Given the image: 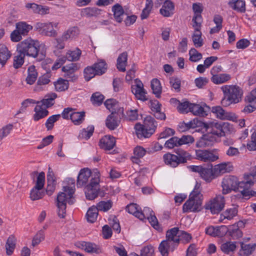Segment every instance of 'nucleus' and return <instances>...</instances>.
I'll return each mask as SVG.
<instances>
[{
    "mask_svg": "<svg viewBox=\"0 0 256 256\" xmlns=\"http://www.w3.org/2000/svg\"><path fill=\"white\" fill-rule=\"evenodd\" d=\"M90 178V182L85 188V194L86 198L89 200H93L98 194H100V186L99 174H92V172L88 168L82 169L78 175L77 180V186H82L85 185Z\"/></svg>",
    "mask_w": 256,
    "mask_h": 256,
    "instance_id": "f257e3e1",
    "label": "nucleus"
},
{
    "mask_svg": "<svg viewBox=\"0 0 256 256\" xmlns=\"http://www.w3.org/2000/svg\"><path fill=\"white\" fill-rule=\"evenodd\" d=\"M41 45L38 40L31 38H26L17 45V52H20L25 56H28L36 58L38 61H41L46 57V52L42 50L39 52Z\"/></svg>",
    "mask_w": 256,
    "mask_h": 256,
    "instance_id": "f03ea898",
    "label": "nucleus"
},
{
    "mask_svg": "<svg viewBox=\"0 0 256 256\" xmlns=\"http://www.w3.org/2000/svg\"><path fill=\"white\" fill-rule=\"evenodd\" d=\"M249 186L248 182H239L236 176H226L223 178L222 182V193L223 194H226L230 193L232 190L238 191L242 198H246L248 195L246 190Z\"/></svg>",
    "mask_w": 256,
    "mask_h": 256,
    "instance_id": "7ed1b4c3",
    "label": "nucleus"
},
{
    "mask_svg": "<svg viewBox=\"0 0 256 256\" xmlns=\"http://www.w3.org/2000/svg\"><path fill=\"white\" fill-rule=\"evenodd\" d=\"M221 89L224 93V98L222 100V104L228 106L232 104H237L242 100L243 94L242 90L237 86H224Z\"/></svg>",
    "mask_w": 256,
    "mask_h": 256,
    "instance_id": "20e7f679",
    "label": "nucleus"
},
{
    "mask_svg": "<svg viewBox=\"0 0 256 256\" xmlns=\"http://www.w3.org/2000/svg\"><path fill=\"white\" fill-rule=\"evenodd\" d=\"M202 195L200 193L199 186H196L190 193L189 198L184 204L182 210L184 212H198L200 210L202 204Z\"/></svg>",
    "mask_w": 256,
    "mask_h": 256,
    "instance_id": "39448f33",
    "label": "nucleus"
},
{
    "mask_svg": "<svg viewBox=\"0 0 256 256\" xmlns=\"http://www.w3.org/2000/svg\"><path fill=\"white\" fill-rule=\"evenodd\" d=\"M177 230L171 228L168 230L166 234V240L162 241L160 244L158 250L162 256H168L169 252H173L178 246V239L176 236Z\"/></svg>",
    "mask_w": 256,
    "mask_h": 256,
    "instance_id": "423d86ee",
    "label": "nucleus"
},
{
    "mask_svg": "<svg viewBox=\"0 0 256 256\" xmlns=\"http://www.w3.org/2000/svg\"><path fill=\"white\" fill-rule=\"evenodd\" d=\"M225 205L224 197L220 194L210 200L206 205V208L210 210L212 214H218Z\"/></svg>",
    "mask_w": 256,
    "mask_h": 256,
    "instance_id": "0eeeda50",
    "label": "nucleus"
},
{
    "mask_svg": "<svg viewBox=\"0 0 256 256\" xmlns=\"http://www.w3.org/2000/svg\"><path fill=\"white\" fill-rule=\"evenodd\" d=\"M131 90L138 100L142 101L148 100L146 96V92L144 88L143 84L139 79L134 80V84L131 86Z\"/></svg>",
    "mask_w": 256,
    "mask_h": 256,
    "instance_id": "6e6552de",
    "label": "nucleus"
},
{
    "mask_svg": "<svg viewBox=\"0 0 256 256\" xmlns=\"http://www.w3.org/2000/svg\"><path fill=\"white\" fill-rule=\"evenodd\" d=\"M35 28L42 34L46 36L54 37L57 35L56 32L54 29L52 22H37L35 25Z\"/></svg>",
    "mask_w": 256,
    "mask_h": 256,
    "instance_id": "1a4fd4ad",
    "label": "nucleus"
},
{
    "mask_svg": "<svg viewBox=\"0 0 256 256\" xmlns=\"http://www.w3.org/2000/svg\"><path fill=\"white\" fill-rule=\"evenodd\" d=\"M203 124L206 132L212 134L217 137H220L225 134V132L220 124L211 122L210 123H203Z\"/></svg>",
    "mask_w": 256,
    "mask_h": 256,
    "instance_id": "9d476101",
    "label": "nucleus"
},
{
    "mask_svg": "<svg viewBox=\"0 0 256 256\" xmlns=\"http://www.w3.org/2000/svg\"><path fill=\"white\" fill-rule=\"evenodd\" d=\"M75 245L88 253L99 254L102 252L101 247L94 243L83 241L78 242Z\"/></svg>",
    "mask_w": 256,
    "mask_h": 256,
    "instance_id": "9b49d317",
    "label": "nucleus"
},
{
    "mask_svg": "<svg viewBox=\"0 0 256 256\" xmlns=\"http://www.w3.org/2000/svg\"><path fill=\"white\" fill-rule=\"evenodd\" d=\"M68 198V192H62L57 196L58 214L60 218H64L66 216V204Z\"/></svg>",
    "mask_w": 256,
    "mask_h": 256,
    "instance_id": "f8f14e48",
    "label": "nucleus"
},
{
    "mask_svg": "<svg viewBox=\"0 0 256 256\" xmlns=\"http://www.w3.org/2000/svg\"><path fill=\"white\" fill-rule=\"evenodd\" d=\"M217 136L208 132L203 134L196 143L198 148H204L212 146L216 140Z\"/></svg>",
    "mask_w": 256,
    "mask_h": 256,
    "instance_id": "ddd939ff",
    "label": "nucleus"
},
{
    "mask_svg": "<svg viewBox=\"0 0 256 256\" xmlns=\"http://www.w3.org/2000/svg\"><path fill=\"white\" fill-rule=\"evenodd\" d=\"M195 152L196 158L204 162H214L218 158V156L208 150H196Z\"/></svg>",
    "mask_w": 256,
    "mask_h": 256,
    "instance_id": "4468645a",
    "label": "nucleus"
},
{
    "mask_svg": "<svg viewBox=\"0 0 256 256\" xmlns=\"http://www.w3.org/2000/svg\"><path fill=\"white\" fill-rule=\"evenodd\" d=\"M212 112L216 114L217 118L221 120H235L237 118V116L234 114L225 112L220 106L212 107Z\"/></svg>",
    "mask_w": 256,
    "mask_h": 256,
    "instance_id": "2eb2a0df",
    "label": "nucleus"
},
{
    "mask_svg": "<svg viewBox=\"0 0 256 256\" xmlns=\"http://www.w3.org/2000/svg\"><path fill=\"white\" fill-rule=\"evenodd\" d=\"M228 228L226 226H210L206 230V234L212 236L222 237L227 234Z\"/></svg>",
    "mask_w": 256,
    "mask_h": 256,
    "instance_id": "dca6fc26",
    "label": "nucleus"
},
{
    "mask_svg": "<svg viewBox=\"0 0 256 256\" xmlns=\"http://www.w3.org/2000/svg\"><path fill=\"white\" fill-rule=\"evenodd\" d=\"M136 132L139 138L150 137L155 132L154 129L146 128L140 124H136L134 126Z\"/></svg>",
    "mask_w": 256,
    "mask_h": 256,
    "instance_id": "f3484780",
    "label": "nucleus"
},
{
    "mask_svg": "<svg viewBox=\"0 0 256 256\" xmlns=\"http://www.w3.org/2000/svg\"><path fill=\"white\" fill-rule=\"evenodd\" d=\"M194 30L192 36V42L196 48H200L203 45V40L202 38L200 28L202 24H192Z\"/></svg>",
    "mask_w": 256,
    "mask_h": 256,
    "instance_id": "a211bd4d",
    "label": "nucleus"
},
{
    "mask_svg": "<svg viewBox=\"0 0 256 256\" xmlns=\"http://www.w3.org/2000/svg\"><path fill=\"white\" fill-rule=\"evenodd\" d=\"M244 224L242 221H239L236 224L232 225L228 228V235L234 240H236L242 236V232L240 228L242 227Z\"/></svg>",
    "mask_w": 256,
    "mask_h": 256,
    "instance_id": "6ab92c4d",
    "label": "nucleus"
},
{
    "mask_svg": "<svg viewBox=\"0 0 256 256\" xmlns=\"http://www.w3.org/2000/svg\"><path fill=\"white\" fill-rule=\"evenodd\" d=\"M56 180L54 174L51 168H49L47 174V186L46 188V193L48 196H51L56 189Z\"/></svg>",
    "mask_w": 256,
    "mask_h": 256,
    "instance_id": "aec40b11",
    "label": "nucleus"
},
{
    "mask_svg": "<svg viewBox=\"0 0 256 256\" xmlns=\"http://www.w3.org/2000/svg\"><path fill=\"white\" fill-rule=\"evenodd\" d=\"M144 212L146 216V218L144 219L147 218L154 228L158 231H162V228L159 225L158 220L154 215V212L149 208H144Z\"/></svg>",
    "mask_w": 256,
    "mask_h": 256,
    "instance_id": "412c9836",
    "label": "nucleus"
},
{
    "mask_svg": "<svg viewBox=\"0 0 256 256\" xmlns=\"http://www.w3.org/2000/svg\"><path fill=\"white\" fill-rule=\"evenodd\" d=\"M78 70L76 64L71 63L67 64L62 68V70L65 72L64 76L72 81L75 80L77 77L74 74V72Z\"/></svg>",
    "mask_w": 256,
    "mask_h": 256,
    "instance_id": "4be33fe9",
    "label": "nucleus"
},
{
    "mask_svg": "<svg viewBox=\"0 0 256 256\" xmlns=\"http://www.w3.org/2000/svg\"><path fill=\"white\" fill-rule=\"evenodd\" d=\"M120 122V120L118 117V114L116 112H112L107 117L106 124L108 129L114 130L118 126Z\"/></svg>",
    "mask_w": 256,
    "mask_h": 256,
    "instance_id": "5701e85b",
    "label": "nucleus"
},
{
    "mask_svg": "<svg viewBox=\"0 0 256 256\" xmlns=\"http://www.w3.org/2000/svg\"><path fill=\"white\" fill-rule=\"evenodd\" d=\"M192 10L194 16L192 19V24H202V18L201 14L203 10V6L200 4H194Z\"/></svg>",
    "mask_w": 256,
    "mask_h": 256,
    "instance_id": "b1692460",
    "label": "nucleus"
},
{
    "mask_svg": "<svg viewBox=\"0 0 256 256\" xmlns=\"http://www.w3.org/2000/svg\"><path fill=\"white\" fill-rule=\"evenodd\" d=\"M116 144V140L114 137L110 136H106L100 139V146L105 150H110L114 148Z\"/></svg>",
    "mask_w": 256,
    "mask_h": 256,
    "instance_id": "393cba45",
    "label": "nucleus"
},
{
    "mask_svg": "<svg viewBox=\"0 0 256 256\" xmlns=\"http://www.w3.org/2000/svg\"><path fill=\"white\" fill-rule=\"evenodd\" d=\"M200 176L207 182H211L216 176L212 165L208 166V168L202 167V170H201Z\"/></svg>",
    "mask_w": 256,
    "mask_h": 256,
    "instance_id": "a878e982",
    "label": "nucleus"
},
{
    "mask_svg": "<svg viewBox=\"0 0 256 256\" xmlns=\"http://www.w3.org/2000/svg\"><path fill=\"white\" fill-rule=\"evenodd\" d=\"M57 94L52 92L46 95L44 98L40 101L36 102L37 104H40L44 108H50L54 104V100L56 98Z\"/></svg>",
    "mask_w": 256,
    "mask_h": 256,
    "instance_id": "bb28decb",
    "label": "nucleus"
},
{
    "mask_svg": "<svg viewBox=\"0 0 256 256\" xmlns=\"http://www.w3.org/2000/svg\"><path fill=\"white\" fill-rule=\"evenodd\" d=\"M174 6L170 0H166L160 10V13L165 17L170 16L174 14Z\"/></svg>",
    "mask_w": 256,
    "mask_h": 256,
    "instance_id": "cd10ccee",
    "label": "nucleus"
},
{
    "mask_svg": "<svg viewBox=\"0 0 256 256\" xmlns=\"http://www.w3.org/2000/svg\"><path fill=\"white\" fill-rule=\"evenodd\" d=\"M126 210L140 220H144L146 218L144 210L143 212L139 211L138 206L136 204H130L128 205L126 207Z\"/></svg>",
    "mask_w": 256,
    "mask_h": 256,
    "instance_id": "c85d7f7f",
    "label": "nucleus"
},
{
    "mask_svg": "<svg viewBox=\"0 0 256 256\" xmlns=\"http://www.w3.org/2000/svg\"><path fill=\"white\" fill-rule=\"evenodd\" d=\"M228 4L232 10L240 12H246V4L243 0H230Z\"/></svg>",
    "mask_w": 256,
    "mask_h": 256,
    "instance_id": "c756f323",
    "label": "nucleus"
},
{
    "mask_svg": "<svg viewBox=\"0 0 256 256\" xmlns=\"http://www.w3.org/2000/svg\"><path fill=\"white\" fill-rule=\"evenodd\" d=\"M163 158L166 164L173 168H176L180 164L178 158L174 154H166L164 155Z\"/></svg>",
    "mask_w": 256,
    "mask_h": 256,
    "instance_id": "7c9ffc66",
    "label": "nucleus"
},
{
    "mask_svg": "<svg viewBox=\"0 0 256 256\" xmlns=\"http://www.w3.org/2000/svg\"><path fill=\"white\" fill-rule=\"evenodd\" d=\"M128 53L125 52L120 54L117 58L116 67L119 71H126V66L127 64Z\"/></svg>",
    "mask_w": 256,
    "mask_h": 256,
    "instance_id": "2f4dec72",
    "label": "nucleus"
},
{
    "mask_svg": "<svg viewBox=\"0 0 256 256\" xmlns=\"http://www.w3.org/2000/svg\"><path fill=\"white\" fill-rule=\"evenodd\" d=\"M38 76L36 67L33 65L29 66L28 70V76L26 80L27 84L30 85L36 82Z\"/></svg>",
    "mask_w": 256,
    "mask_h": 256,
    "instance_id": "473e14b6",
    "label": "nucleus"
},
{
    "mask_svg": "<svg viewBox=\"0 0 256 256\" xmlns=\"http://www.w3.org/2000/svg\"><path fill=\"white\" fill-rule=\"evenodd\" d=\"M11 54L7 47L4 44H0V64L4 66L10 58Z\"/></svg>",
    "mask_w": 256,
    "mask_h": 256,
    "instance_id": "72a5a7b5",
    "label": "nucleus"
},
{
    "mask_svg": "<svg viewBox=\"0 0 256 256\" xmlns=\"http://www.w3.org/2000/svg\"><path fill=\"white\" fill-rule=\"evenodd\" d=\"M230 79V75L228 74H218L212 76L211 78L212 82L216 84L224 83Z\"/></svg>",
    "mask_w": 256,
    "mask_h": 256,
    "instance_id": "f704fd0d",
    "label": "nucleus"
},
{
    "mask_svg": "<svg viewBox=\"0 0 256 256\" xmlns=\"http://www.w3.org/2000/svg\"><path fill=\"white\" fill-rule=\"evenodd\" d=\"M35 114L34 115V120L38 121L39 120L46 116L48 114V110L42 107L40 104H37L34 108Z\"/></svg>",
    "mask_w": 256,
    "mask_h": 256,
    "instance_id": "c9c22d12",
    "label": "nucleus"
},
{
    "mask_svg": "<svg viewBox=\"0 0 256 256\" xmlns=\"http://www.w3.org/2000/svg\"><path fill=\"white\" fill-rule=\"evenodd\" d=\"M92 66L96 69L98 76H101L104 74L108 68V65L104 60H98V62Z\"/></svg>",
    "mask_w": 256,
    "mask_h": 256,
    "instance_id": "e433bc0d",
    "label": "nucleus"
},
{
    "mask_svg": "<svg viewBox=\"0 0 256 256\" xmlns=\"http://www.w3.org/2000/svg\"><path fill=\"white\" fill-rule=\"evenodd\" d=\"M16 238L13 235L8 238L6 244V253L8 255L10 256L13 253L16 248Z\"/></svg>",
    "mask_w": 256,
    "mask_h": 256,
    "instance_id": "4c0bfd02",
    "label": "nucleus"
},
{
    "mask_svg": "<svg viewBox=\"0 0 256 256\" xmlns=\"http://www.w3.org/2000/svg\"><path fill=\"white\" fill-rule=\"evenodd\" d=\"M85 112H73L70 114V118L75 125H80L84 120Z\"/></svg>",
    "mask_w": 256,
    "mask_h": 256,
    "instance_id": "58836bf2",
    "label": "nucleus"
},
{
    "mask_svg": "<svg viewBox=\"0 0 256 256\" xmlns=\"http://www.w3.org/2000/svg\"><path fill=\"white\" fill-rule=\"evenodd\" d=\"M150 86L153 94H155L156 98H160L162 91L160 81L157 78L152 79L151 81Z\"/></svg>",
    "mask_w": 256,
    "mask_h": 256,
    "instance_id": "ea45409f",
    "label": "nucleus"
},
{
    "mask_svg": "<svg viewBox=\"0 0 256 256\" xmlns=\"http://www.w3.org/2000/svg\"><path fill=\"white\" fill-rule=\"evenodd\" d=\"M112 10L114 12L115 20L116 22H121L123 19L122 16L124 14V10L120 4H117L112 6Z\"/></svg>",
    "mask_w": 256,
    "mask_h": 256,
    "instance_id": "a19ab883",
    "label": "nucleus"
},
{
    "mask_svg": "<svg viewBox=\"0 0 256 256\" xmlns=\"http://www.w3.org/2000/svg\"><path fill=\"white\" fill-rule=\"evenodd\" d=\"M98 210L95 206H92L89 208L86 217L88 222L94 223L97 219Z\"/></svg>",
    "mask_w": 256,
    "mask_h": 256,
    "instance_id": "79ce46f5",
    "label": "nucleus"
},
{
    "mask_svg": "<svg viewBox=\"0 0 256 256\" xmlns=\"http://www.w3.org/2000/svg\"><path fill=\"white\" fill-rule=\"evenodd\" d=\"M173 228L177 230L176 233V236H174V238H175V237H177L176 238L178 239V245L179 244L180 240H184L186 242H188L192 238V236L190 234L184 231L180 230L178 228Z\"/></svg>",
    "mask_w": 256,
    "mask_h": 256,
    "instance_id": "37998d69",
    "label": "nucleus"
},
{
    "mask_svg": "<svg viewBox=\"0 0 256 256\" xmlns=\"http://www.w3.org/2000/svg\"><path fill=\"white\" fill-rule=\"evenodd\" d=\"M190 106V112L194 114L202 116L207 115L206 110L202 106L195 104H192Z\"/></svg>",
    "mask_w": 256,
    "mask_h": 256,
    "instance_id": "c03bdc74",
    "label": "nucleus"
},
{
    "mask_svg": "<svg viewBox=\"0 0 256 256\" xmlns=\"http://www.w3.org/2000/svg\"><path fill=\"white\" fill-rule=\"evenodd\" d=\"M32 28V26L26 22H21L16 24V29L24 36L26 35Z\"/></svg>",
    "mask_w": 256,
    "mask_h": 256,
    "instance_id": "a18cd8bd",
    "label": "nucleus"
},
{
    "mask_svg": "<svg viewBox=\"0 0 256 256\" xmlns=\"http://www.w3.org/2000/svg\"><path fill=\"white\" fill-rule=\"evenodd\" d=\"M82 52L78 48H76L75 50H69L66 53L67 60L70 62L77 61L80 59L81 55Z\"/></svg>",
    "mask_w": 256,
    "mask_h": 256,
    "instance_id": "49530a36",
    "label": "nucleus"
},
{
    "mask_svg": "<svg viewBox=\"0 0 256 256\" xmlns=\"http://www.w3.org/2000/svg\"><path fill=\"white\" fill-rule=\"evenodd\" d=\"M176 154L180 164L186 163L188 160L192 159V156L184 150H178Z\"/></svg>",
    "mask_w": 256,
    "mask_h": 256,
    "instance_id": "de8ad7c7",
    "label": "nucleus"
},
{
    "mask_svg": "<svg viewBox=\"0 0 256 256\" xmlns=\"http://www.w3.org/2000/svg\"><path fill=\"white\" fill-rule=\"evenodd\" d=\"M55 89L58 92H62L68 90V80L60 78L54 82Z\"/></svg>",
    "mask_w": 256,
    "mask_h": 256,
    "instance_id": "09e8293b",
    "label": "nucleus"
},
{
    "mask_svg": "<svg viewBox=\"0 0 256 256\" xmlns=\"http://www.w3.org/2000/svg\"><path fill=\"white\" fill-rule=\"evenodd\" d=\"M84 78L86 80L88 81L96 76H98L96 69L92 65L86 66L84 70Z\"/></svg>",
    "mask_w": 256,
    "mask_h": 256,
    "instance_id": "8fccbe9b",
    "label": "nucleus"
},
{
    "mask_svg": "<svg viewBox=\"0 0 256 256\" xmlns=\"http://www.w3.org/2000/svg\"><path fill=\"white\" fill-rule=\"evenodd\" d=\"M42 190L41 188L34 186L30 193V199L32 200H36L42 198L44 196V193L40 191Z\"/></svg>",
    "mask_w": 256,
    "mask_h": 256,
    "instance_id": "3c124183",
    "label": "nucleus"
},
{
    "mask_svg": "<svg viewBox=\"0 0 256 256\" xmlns=\"http://www.w3.org/2000/svg\"><path fill=\"white\" fill-rule=\"evenodd\" d=\"M144 126L146 128H148L150 129H154V132L157 127V122L150 116H146L144 121Z\"/></svg>",
    "mask_w": 256,
    "mask_h": 256,
    "instance_id": "603ef678",
    "label": "nucleus"
},
{
    "mask_svg": "<svg viewBox=\"0 0 256 256\" xmlns=\"http://www.w3.org/2000/svg\"><path fill=\"white\" fill-rule=\"evenodd\" d=\"M25 56L24 54L18 52V54L14 57L13 66L15 68L18 69L23 65Z\"/></svg>",
    "mask_w": 256,
    "mask_h": 256,
    "instance_id": "864d4df0",
    "label": "nucleus"
},
{
    "mask_svg": "<svg viewBox=\"0 0 256 256\" xmlns=\"http://www.w3.org/2000/svg\"><path fill=\"white\" fill-rule=\"evenodd\" d=\"M104 98L100 92H96L92 94L90 100L93 104L98 106L102 103Z\"/></svg>",
    "mask_w": 256,
    "mask_h": 256,
    "instance_id": "5fc2aeb1",
    "label": "nucleus"
},
{
    "mask_svg": "<svg viewBox=\"0 0 256 256\" xmlns=\"http://www.w3.org/2000/svg\"><path fill=\"white\" fill-rule=\"evenodd\" d=\"M220 248L224 252L228 254L236 250V242H225L221 245Z\"/></svg>",
    "mask_w": 256,
    "mask_h": 256,
    "instance_id": "6e6d98bb",
    "label": "nucleus"
},
{
    "mask_svg": "<svg viewBox=\"0 0 256 256\" xmlns=\"http://www.w3.org/2000/svg\"><path fill=\"white\" fill-rule=\"evenodd\" d=\"M237 213L238 210L236 207L228 208L222 212L223 218L231 220L237 214Z\"/></svg>",
    "mask_w": 256,
    "mask_h": 256,
    "instance_id": "4d7b16f0",
    "label": "nucleus"
},
{
    "mask_svg": "<svg viewBox=\"0 0 256 256\" xmlns=\"http://www.w3.org/2000/svg\"><path fill=\"white\" fill-rule=\"evenodd\" d=\"M112 202L111 200L101 201L98 204L96 207L98 211L106 212L112 207Z\"/></svg>",
    "mask_w": 256,
    "mask_h": 256,
    "instance_id": "13d9d810",
    "label": "nucleus"
},
{
    "mask_svg": "<svg viewBox=\"0 0 256 256\" xmlns=\"http://www.w3.org/2000/svg\"><path fill=\"white\" fill-rule=\"evenodd\" d=\"M240 246L244 252V254L246 256L250 254L255 250V244H244V242H241Z\"/></svg>",
    "mask_w": 256,
    "mask_h": 256,
    "instance_id": "bf43d9fd",
    "label": "nucleus"
},
{
    "mask_svg": "<svg viewBox=\"0 0 256 256\" xmlns=\"http://www.w3.org/2000/svg\"><path fill=\"white\" fill-rule=\"evenodd\" d=\"M190 60L192 62H196L202 58V54L198 52V51L194 48H191L189 52Z\"/></svg>",
    "mask_w": 256,
    "mask_h": 256,
    "instance_id": "052dcab7",
    "label": "nucleus"
},
{
    "mask_svg": "<svg viewBox=\"0 0 256 256\" xmlns=\"http://www.w3.org/2000/svg\"><path fill=\"white\" fill-rule=\"evenodd\" d=\"M60 118V114H55L50 116L46 122V126L48 130H51L54 127V124Z\"/></svg>",
    "mask_w": 256,
    "mask_h": 256,
    "instance_id": "680f3d73",
    "label": "nucleus"
},
{
    "mask_svg": "<svg viewBox=\"0 0 256 256\" xmlns=\"http://www.w3.org/2000/svg\"><path fill=\"white\" fill-rule=\"evenodd\" d=\"M63 190L64 192H68L67 202L69 204H72L74 202L72 199V195L74 192V186H66L63 187Z\"/></svg>",
    "mask_w": 256,
    "mask_h": 256,
    "instance_id": "e2e57ef3",
    "label": "nucleus"
},
{
    "mask_svg": "<svg viewBox=\"0 0 256 256\" xmlns=\"http://www.w3.org/2000/svg\"><path fill=\"white\" fill-rule=\"evenodd\" d=\"M192 103H190L188 101H185L183 102H179L177 108L180 113L184 114L190 112V108Z\"/></svg>",
    "mask_w": 256,
    "mask_h": 256,
    "instance_id": "0e129e2a",
    "label": "nucleus"
},
{
    "mask_svg": "<svg viewBox=\"0 0 256 256\" xmlns=\"http://www.w3.org/2000/svg\"><path fill=\"white\" fill-rule=\"evenodd\" d=\"M109 224L112 226L113 230L117 233H120V226L119 224V221L116 216H112L108 219Z\"/></svg>",
    "mask_w": 256,
    "mask_h": 256,
    "instance_id": "69168bd1",
    "label": "nucleus"
},
{
    "mask_svg": "<svg viewBox=\"0 0 256 256\" xmlns=\"http://www.w3.org/2000/svg\"><path fill=\"white\" fill-rule=\"evenodd\" d=\"M52 74L50 72H46L38 78L37 82V84L41 86L48 84L50 82V78Z\"/></svg>",
    "mask_w": 256,
    "mask_h": 256,
    "instance_id": "338daca9",
    "label": "nucleus"
},
{
    "mask_svg": "<svg viewBox=\"0 0 256 256\" xmlns=\"http://www.w3.org/2000/svg\"><path fill=\"white\" fill-rule=\"evenodd\" d=\"M44 239V234L43 230H40L34 237L32 240V246L34 247L38 245Z\"/></svg>",
    "mask_w": 256,
    "mask_h": 256,
    "instance_id": "774afa93",
    "label": "nucleus"
}]
</instances>
